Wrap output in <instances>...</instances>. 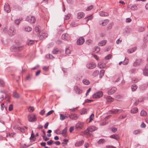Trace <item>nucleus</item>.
Segmentation results:
<instances>
[{
  "mask_svg": "<svg viewBox=\"0 0 148 148\" xmlns=\"http://www.w3.org/2000/svg\"><path fill=\"white\" fill-rule=\"evenodd\" d=\"M26 20L31 23H34L36 21V18L34 16H29L26 17Z\"/></svg>",
  "mask_w": 148,
  "mask_h": 148,
  "instance_id": "obj_1",
  "label": "nucleus"
},
{
  "mask_svg": "<svg viewBox=\"0 0 148 148\" xmlns=\"http://www.w3.org/2000/svg\"><path fill=\"white\" fill-rule=\"evenodd\" d=\"M84 125V123L79 122L76 124L75 127L77 130H80L83 127Z\"/></svg>",
  "mask_w": 148,
  "mask_h": 148,
  "instance_id": "obj_2",
  "label": "nucleus"
},
{
  "mask_svg": "<svg viewBox=\"0 0 148 148\" xmlns=\"http://www.w3.org/2000/svg\"><path fill=\"white\" fill-rule=\"evenodd\" d=\"M23 48V46L19 47L12 46L11 47V49L13 51H22Z\"/></svg>",
  "mask_w": 148,
  "mask_h": 148,
  "instance_id": "obj_3",
  "label": "nucleus"
},
{
  "mask_svg": "<svg viewBox=\"0 0 148 148\" xmlns=\"http://www.w3.org/2000/svg\"><path fill=\"white\" fill-rule=\"evenodd\" d=\"M103 92L102 91H99L94 93L93 95V97L94 98H98L102 97L103 96Z\"/></svg>",
  "mask_w": 148,
  "mask_h": 148,
  "instance_id": "obj_4",
  "label": "nucleus"
},
{
  "mask_svg": "<svg viewBox=\"0 0 148 148\" xmlns=\"http://www.w3.org/2000/svg\"><path fill=\"white\" fill-rule=\"evenodd\" d=\"M28 118V120L30 122H34L36 120V116L33 114L29 115Z\"/></svg>",
  "mask_w": 148,
  "mask_h": 148,
  "instance_id": "obj_5",
  "label": "nucleus"
},
{
  "mask_svg": "<svg viewBox=\"0 0 148 148\" xmlns=\"http://www.w3.org/2000/svg\"><path fill=\"white\" fill-rule=\"evenodd\" d=\"M8 33L10 36H12L15 34L16 31L13 27H11L9 28Z\"/></svg>",
  "mask_w": 148,
  "mask_h": 148,
  "instance_id": "obj_6",
  "label": "nucleus"
},
{
  "mask_svg": "<svg viewBox=\"0 0 148 148\" xmlns=\"http://www.w3.org/2000/svg\"><path fill=\"white\" fill-rule=\"evenodd\" d=\"M84 38L83 37L79 38L77 40L76 43L78 45H81L84 42Z\"/></svg>",
  "mask_w": 148,
  "mask_h": 148,
  "instance_id": "obj_7",
  "label": "nucleus"
},
{
  "mask_svg": "<svg viewBox=\"0 0 148 148\" xmlns=\"http://www.w3.org/2000/svg\"><path fill=\"white\" fill-rule=\"evenodd\" d=\"M96 66V64L95 63H88L86 65L87 68L92 69L95 68Z\"/></svg>",
  "mask_w": 148,
  "mask_h": 148,
  "instance_id": "obj_8",
  "label": "nucleus"
},
{
  "mask_svg": "<svg viewBox=\"0 0 148 148\" xmlns=\"http://www.w3.org/2000/svg\"><path fill=\"white\" fill-rule=\"evenodd\" d=\"M4 10L7 13H9L11 11L10 7L8 3H5L4 6Z\"/></svg>",
  "mask_w": 148,
  "mask_h": 148,
  "instance_id": "obj_9",
  "label": "nucleus"
},
{
  "mask_svg": "<svg viewBox=\"0 0 148 148\" xmlns=\"http://www.w3.org/2000/svg\"><path fill=\"white\" fill-rule=\"evenodd\" d=\"M74 90L76 93L78 94H81L82 92V90L80 89L77 86H74Z\"/></svg>",
  "mask_w": 148,
  "mask_h": 148,
  "instance_id": "obj_10",
  "label": "nucleus"
},
{
  "mask_svg": "<svg viewBox=\"0 0 148 148\" xmlns=\"http://www.w3.org/2000/svg\"><path fill=\"white\" fill-rule=\"evenodd\" d=\"M116 90V88L115 87L112 88L108 91V93L109 95H112L114 94Z\"/></svg>",
  "mask_w": 148,
  "mask_h": 148,
  "instance_id": "obj_11",
  "label": "nucleus"
},
{
  "mask_svg": "<svg viewBox=\"0 0 148 148\" xmlns=\"http://www.w3.org/2000/svg\"><path fill=\"white\" fill-rule=\"evenodd\" d=\"M62 38L63 40H66L70 39V37L68 34H64L62 35Z\"/></svg>",
  "mask_w": 148,
  "mask_h": 148,
  "instance_id": "obj_12",
  "label": "nucleus"
},
{
  "mask_svg": "<svg viewBox=\"0 0 148 148\" xmlns=\"http://www.w3.org/2000/svg\"><path fill=\"white\" fill-rule=\"evenodd\" d=\"M119 111H121V110L118 109H112L111 110H110L108 112H109V114H116L118 113Z\"/></svg>",
  "mask_w": 148,
  "mask_h": 148,
  "instance_id": "obj_13",
  "label": "nucleus"
},
{
  "mask_svg": "<svg viewBox=\"0 0 148 148\" xmlns=\"http://www.w3.org/2000/svg\"><path fill=\"white\" fill-rule=\"evenodd\" d=\"M84 143L83 140L78 141L76 142L75 144V146L76 147H79L82 146Z\"/></svg>",
  "mask_w": 148,
  "mask_h": 148,
  "instance_id": "obj_14",
  "label": "nucleus"
},
{
  "mask_svg": "<svg viewBox=\"0 0 148 148\" xmlns=\"http://www.w3.org/2000/svg\"><path fill=\"white\" fill-rule=\"evenodd\" d=\"M142 60L138 59L136 60L133 64V66H135L139 65L141 63Z\"/></svg>",
  "mask_w": 148,
  "mask_h": 148,
  "instance_id": "obj_15",
  "label": "nucleus"
},
{
  "mask_svg": "<svg viewBox=\"0 0 148 148\" xmlns=\"http://www.w3.org/2000/svg\"><path fill=\"white\" fill-rule=\"evenodd\" d=\"M107 43V40H103L100 41L98 43V45L99 46L102 47L106 45Z\"/></svg>",
  "mask_w": 148,
  "mask_h": 148,
  "instance_id": "obj_16",
  "label": "nucleus"
},
{
  "mask_svg": "<svg viewBox=\"0 0 148 148\" xmlns=\"http://www.w3.org/2000/svg\"><path fill=\"white\" fill-rule=\"evenodd\" d=\"M97 128L96 127L94 126H90L88 128V131L90 132L96 130H97Z\"/></svg>",
  "mask_w": 148,
  "mask_h": 148,
  "instance_id": "obj_17",
  "label": "nucleus"
},
{
  "mask_svg": "<svg viewBox=\"0 0 148 148\" xmlns=\"http://www.w3.org/2000/svg\"><path fill=\"white\" fill-rule=\"evenodd\" d=\"M111 138L114 139L116 140H119V139L120 137L117 134H113L111 135L110 136Z\"/></svg>",
  "mask_w": 148,
  "mask_h": 148,
  "instance_id": "obj_18",
  "label": "nucleus"
},
{
  "mask_svg": "<svg viewBox=\"0 0 148 148\" xmlns=\"http://www.w3.org/2000/svg\"><path fill=\"white\" fill-rule=\"evenodd\" d=\"M137 48L136 47H135L133 48H130L127 50V52L129 53H131L134 52L136 50Z\"/></svg>",
  "mask_w": 148,
  "mask_h": 148,
  "instance_id": "obj_19",
  "label": "nucleus"
},
{
  "mask_svg": "<svg viewBox=\"0 0 148 148\" xmlns=\"http://www.w3.org/2000/svg\"><path fill=\"white\" fill-rule=\"evenodd\" d=\"M98 67L101 69H104L106 67V65L104 63L100 62L98 64Z\"/></svg>",
  "mask_w": 148,
  "mask_h": 148,
  "instance_id": "obj_20",
  "label": "nucleus"
},
{
  "mask_svg": "<svg viewBox=\"0 0 148 148\" xmlns=\"http://www.w3.org/2000/svg\"><path fill=\"white\" fill-rule=\"evenodd\" d=\"M48 34L45 33H43L40 36L39 39L40 40H42L43 38H46L47 37Z\"/></svg>",
  "mask_w": 148,
  "mask_h": 148,
  "instance_id": "obj_21",
  "label": "nucleus"
},
{
  "mask_svg": "<svg viewBox=\"0 0 148 148\" xmlns=\"http://www.w3.org/2000/svg\"><path fill=\"white\" fill-rule=\"evenodd\" d=\"M78 117L76 114H71L70 115V119L75 120L77 119Z\"/></svg>",
  "mask_w": 148,
  "mask_h": 148,
  "instance_id": "obj_22",
  "label": "nucleus"
},
{
  "mask_svg": "<svg viewBox=\"0 0 148 148\" xmlns=\"http://www.w3.org/2000/svg\"><path fill=\"white\" fill-rule=\"evenodd\" d=\"M84 14L82 12H80L77 14V18L78 19H81L84 16Z\"/></svg>",
  "mask_w": 148,
  "mask_h": 148,
  "instance_id": "obj_23",
  "label": "nucleus"
},
{
  "mask_svg": "<svg viewBox=\"0 0 148 148\" xmlns=\"http://www.w3.org/2000/svg\"><path fill=\"white\" fill-rule=\"evenodd\" d=\"M99 14L100 16H106L108 15V13L102 11L99 12Z\"/></svg>",
  "mask_w": 148,
  "mask_h": 148,
  "instance_id": "obj_24",
  "label": "nucleus"
},
{
  "mask_svg": "<svg viewBox=\"0 0 148 148\" xmlns=\"http://www.w3.org/2000/svg\"><path fill=\"white\" fill-rule=\"evenodd\" d=\"M67 130V128L66 127L64 130H63L62 132H61V134L64 137L66 136Z\"/></svg>",
  "mask_w": 148,
  "mask_h": 148,
  "instance_id": "obj_25",
  "label": "nucleus"
},
{
  "mask_svg": "<svg viewBox=\"0 0 148 148\" xmlns=\"http://www.w3.org/2000/svg\"><path fill=\"white\" fill-rule=\"evenodd\" d=\"M107 102L108 103H110L113 101V98L110 96H108L106 97Z\"/></svg>",
  "mask_w": 148,
  "mask_h": 148,
  "instance_id": "obj_26",
  "label": "nucleus"
},
{
  "mask_svg": "<svg viewBox=\"0 0 148 148\" xmlns=\"http://www.w3.org/2000/svg\"><path fill=\"white\" fill-rule=\"evenodd\" d=\"M35 41H36L34 40L28 39L27 40V43L28 45H31L33 44Z\"/></svg>",
  "mask_w": 148,
  "mask_h": 148,
  "instance_id": "obj_27",
  "label": "nucleus"
},
{
  "mask_svg": "<svg viewBox=\"0 0 148 148\" xmlns=\"http://www.w3.org/2000/svg\"><path fill=\"white\" fill-rule=\"evenodd\" d=\"M138 111V109L137 108H134L131 109V112L132 113L135 114L137 113Z\"/></svg>",
  "mask_w": 148,
  "mask_h": 148,
  "instance_id": "obj_28",
  "label": "nucleus"
},
{
  "mask_svg": "<svg viewBox=\"0 0 148 148\" xmlns=\"http://www.w3.org/2000/svg\"><path fill=\"white\" fill-rule=\"evenodd\" d=\"M25 30L27 32H30L32 31V28L29 26H26L25 27Z\"/></svg>",
  "mask_w": 148,
  "mask_h": 148,
  "instance_id": "obj_29",
  "label": "nucleus"
},
{
  "mask_svg": "<svg viewBox=\"0 0 148 148\" xmlns=\"http://www.w3.org/2000/svg\"><path fill=\"white\" fill-rule=\"evenodd\" d=\"M99 74V72L98 70H96L92 73V75L94 77H95Z\"/></svg>",
  "mask_w": 148,
  "mask_h": 148,
  "instance_id": "obj_30",
  "label": "nucleus"
},
{
  "mask_svg": "<svg viewBox=\"0 0 148 148\" xmlns=\"http://www.w3.org/2000/svg\"><path fill=\"white\" fill-rule=\"evenodd\" d=\"M94 118V115L93 114H92L89 116V123H90L93 120Z\"/></svg>",
  "mask_w": 148,
  "mask_h": 148,
  "instance_id": "obj_31",
  "label": "nucleus"
},
{
  "mask_svg": "<svg viewBox=\"0 0 148 148\" xmlns=\"http://www.w3.org/2000/svg\"><path fill=\"white\" fill-rule=\"evenodd\" d=\"M83 83L87 85L90 84V82L88 80L86 79H84L82 80Z\"/></svg>",
  "mask_w": 148,
  "mask_h": 148,
  "instance_id": "obj_32",
  "label": "nucleus"
},
{
  "mask_svg": "<svg viewBox=\"0 0 148 148\" xmlns=\"http://www.w3.org/2000/svg\"><path fill=\"white\" fill-rule=\"evenodd\" d=\"M105 142L104 139L102 138L99 140L97 142L98 145L101 144Z\"/></svg>",
  "mask_w": 148,
  "mask_h": 148,
  "instance_id": "obj_33",
  "label": "nucleus"
},
{
  "mask_svg": "<svg viewBox=\"0 0 148 148\" xmlns=\"http://www.w3.org/2000/svg\"><path fill=\"white\" fill-rule=\"evenodd\" d=\"M87 110L85 108H83L81 110V114H87Z\"/></svg>",
  "mask_w": 148,
  "mask_h": 148,
  "instance_id": "obj_34",
  "label": "nucleus"
},
{
  "mask_svg": "<svg viewBox=\"0 0 148 148\" xmlns=\"http://www.w3.org/2000/svg\"><path fill=\"white\" fill-rule=\"evenodd\" d=\"M137 88V86L135 84L132 85L131 87L132 90L133 91H135Z\"/></svg>",
  "mask_w": 148,
  "mask_h": 148,
  "instance_id": "obj_35",
  "label": "nucleus"
},
{
  "mask_svg": "<svg viewBox=\"0 0 148 148\" xmlns=\"http://www.w3.org/2000/svg\"><path fill=\"white\" fill-rule=\"evenodd\" d=\"M94 51L96 53H97L100 50V48L98 47H95L94 49Z\"/></svg>",
  "mask_w": 148,
  "mask_h": 148,
  "instance_id": "obj_36",
  "label": "nucleus"
},
{
  "mask_svg": "<svg viewBox=\"0 0 148 148\" xmlns=\"http://www.w3.org/2000/svg\"><path fill=\"white\" fill-rule=\"evenodd\" d=\"M13 96L16 98H18L19 97V94L16 92H14L13 93Z\"/></svg>",
  "mask_w": 148,
  "mask_h": 148,
  "instance_id": "obj_37",
  "label": "nucleus"
},
{
  "mask_svg": "<svg viewBox=\"0 0 148 148\" xmlns=\"http://www.w3.org/2000/svg\"><path fill=\"white\" fill-rule=\"evenodd\" d=\"M52 52L53 54H57L59 52V50L57 48H54Z\"/></svg>",
  "mask_w": 148,
  "mask_h": 148,
  "instance_id": "obj_38",
  "label": "nucleus"
},
{
  "mask_svg": "<svg viewBox=\"0 0 148 148\" xmlns=\"http://www.w3.org/2000/svg\"><path fill=\"white\" fill-rule=\"evenodd\" d=\"M45 57L49 59H53L54 58L53 56L51 54H47L45 56Z\"/></svg>",
  "mask_w": 148,
  "mask_h": 148,
  "instance_id": "obj_39",
  "label": "nucleus"
},
{
  "mask_svg": "<svg viewBox=\"0 0 148 148\" xmlns=\"http://www.w3.org/2000/svg\"><path fill=\"white\" fill-rule=\"evenodd\" d=\"M147 114V112L144 110H142L141 111L140 114L142 116H144L146 115Z\"/></svg>",
  "mask_w": 148,
  "mask_h": 148,
  "instance_id": "obj_40",
  "label": "nucleus"
},
{
  "mask_svg": "<svg viewBox=\"0 0 148 148\" xmlns=\"http://www.w3.org/2000/svg\"><path fill=\"white\" fill-rule=\"evenodd\" d=\"M63 141V142L62 143V144L63 146H64L67 144V143L69 141V140L68 139H64Z\"/></svg>",
  "mask_w": 148,
  "mask_h": 148,
  "instance_id": "obj_41",
  "label": "nucleus"
},
{
  "mask_svg": "<svg viewBox=\"0 0 148 148\" xmlns=\"http://www.w3.org/2000/svg\"><path fill=\"white\" fill-rule=\"evenodd\" d=\"M5 84L3 81L1 79H0V87H3Z\"/></svg>",
  "mask_w": 148,
  "mask_h": 148,
  "instance_id": "obj_42",
  "label": "nucleus"
},
{
  "mask_svg": "<svg viewBox=\"0 0 148 148\" xmlns=\"http://www.w3.org/2000/svg\"><path fill=\"white\" fill-rule=\"evenodd\" d=\"M60 119L62 121H63L66 119L64 114H60Z\"/></svg>",
  "mask_w": 148,
  "mask_h": 148,
  "instance_id": "obj_43",
  "label": "nucleus"
},
{
  "mask_svg": "<svg viewBox=\"0 0 148 148\" xmlns=\"http://www.w3.org/2000/svg\"><path fill=\"white\" fill-rule=\"evenodd\" d=\"M113 25V23H110L108 25V26L107 27V30H109L110 29L112 28Z\"/></svg>",
  "mask_w": 148,
  "mask_h": 148,
  "instance_id": "obj_44",
  "label": "nucleus"
},
{
  "mask_svg": "<svg viewBox=\"0 0 148 148\" xmlns=\"http://www.w3.org/2000/svg\"><path fill=\"white\" fill-rule=\"evenodd\" d=\"M15 134L14 133H8L7 134V136H9L10 137H14V136Z\"/></svg>",
  "mask_w": 148,
  "mask_h": 148,
  "instance_id": "obj_45",
  "label": "nucleus"
},
{
  "mask_svg": "<svg viewBox=\"0 0 148 148\" xmlns=\"http://www.w3.org/2000/svg\"><path fill=\"white\" fill-rule=\"evenodd\" d=\"M143 74L147 76H148V69H145L143 70Z\"/></svg>",
  "mask_w": 148,
  "mask_h": 148,
  "instance_id": "obj_46",
  "label": "nucleus"
},
{
  "mask_svg": "<svg viewBox=\"0 0 148 148\" xmlns=\"http://www.w3.org/2000/svg\"><path fill=\"white\" fill-rule=\"evenodd\" d=\"M71 16V14H68L67 15H65L64 18V19L65 20H67L69 19Z\"/></svg>",
  "mask_w": 148,
  "mask_h": 148,
  "instance_id": "obj_47",
  "label": "nucleus"
},
{
  "mask_svg": "<svg viewBox=\"0 0 148 148\" xmlns=\"http://www.w3.org/2000/svg\"><path fill=\"white\" fill-rule=\"evenodd\" d=\"M109 21L108 19H106L102 22L101 24L103 26H105L107 24Z\"/></svg>",
  "mask_w": 148,
  "mask_h": 148,
  "instance_id": "obj_48",
  "label": "nucleus"
},
{
  "mask_svg": "<svg viewBox=\"0 0 148 148\" xmlns=\"http://www.w3.org/2000/svg\"><path fill=\"white\" fill-rule=\"evenodd\" d=\"M22 20V18L16 19L15 21V23L17 25H18L21 21Z\"/></svg>",
  "mask_w": 148,
  "mask_h": 148,
  "instance_id": "obj_49",
  "label": "nucleus"
},
{
  "mask_svg": "<svg viewBox=\"0 0 148 148\" xmlns=\"http://www.w3.org/2000/svg\"><path fill=\"white\" fill-rule=\"evenodd\" d=\"M132 81L133 83H136L139 81V80L137 78H134L132 79Z\"/></svg>",
  "mask_w": 148,
  "mask_h": 148,
  "instance_id": "obj_50",
  "label": "nucleus"
},
{
  "mask_svg": "<svg viewBox=\"0 0 148 148\" xmlns=\"http://www.w3.org/2000/svg\"><path fill=\"white\" fill-rule=\"evenodd\" d=\"M104 73V70H101L100 71L99 74L100 77L101 78L103 76V75Z\"/></svg>",
  "mask_w": 148,
  "mask_h": 148,
  "instance_id": "obj_51",
  "label": "nucleus"
},
{
  "mask_svg": "<svg viewBox=\"0 0 148 148\" xmlns=\"http://www.w3.org/2000/svg\"><path fill=\"white\" fill-rule=\"evenodd\" d=\"M34 110V108L33 107L30 106L28 109V111L30 112H33Z\"/></svg>",
  "mask_w": 148,
  "mask_h": 148,
  "instance_id": "obj_52",
  "label": "nucleus"
},
{
  "mask_svg": "<svg viewBox=\"0 0 148 148\" xmlns=\"http://www.w3.org/2000/svg\"><path fill=\"white\" fill-rule=\"evenodd\" d=\"M143 100V99H139L138 100H136L134 103L135 105L137 106L139 102H142Z\"/></svg>",
  "mask_w": 148,
  "mask_h": 148,
  "instance_id": "obj_53",
  "label": "nucleus"
},
{
  "mask_svg": "<svg viewBox=\"0 0 148 148\" xmlns=\"http://www.w3.org/2000/svg\"><path fill=\"white\" fill-rule=\"evenodd\" d=\"M131 9L132 10H136L137 9V5H134L132 6L131 8Z\"/></svg>",
  "mask_w": 148,
  "mask_h": 148,
  "instance_id": "obj_54",
  "label": "nucleus"
},
{
  "mask_svg": "<svg viewBox=\"0 0 148 148\" xmlns=\"http://www.w3.org/2000/svg\"><path fill=\"white\" fill-rule=\"evenodd\" d=\"M39 26H37L35 28L36 31V32H38V33H39L40 32V31L39 29Z\"/></svg>",
  "mask_w": 148,
  "mask_h": 148,
  "instance_id": "obj_55",
  "label": "nucleus"
},
{
  "mask_svg": "<svg viewBox=\"0 0 148 148\" xmlns=\"http://www.w3.org/2000/svg\"><path fill=\"white\" fill-rule=\"evenodd\" d=\"M66 53L67 54H69L71 53V51L68 48H66L65 50Z\"/></svg>",
  "mask_w": 148,
  "mask_h": 148,
  "instance_id": "obj_56",
  "label": "nucleus"
},
{
  "mask_svg": "<svg viewBox=\"0 0 148 148\" xmlns=\"http://www.w3.org/2000/svg\"><path fill=\"white\" fill-rule=\"evenodd\" d=\"M93 6L92 5H91L88 7L86 9V10L89 11L91 10L93 8Z\"/></svg>",
  "mask_w": 148,
  "mask_h": 148,
  "instance_id": "obj_57",
  "label": "nucleus"
},
{
  "mask_svg": "<svg viewBox=\"0 0 148 148\" xmlns=\"http://www.w3.org/2000/svg\"><path fill=\"white\" fill-rule=\"evenodd\" d=\"M54 112L53 110H50L46 114V116H48L51 114H52Z\"/></svg>",
  "mask_w": 148,
  "mask_h": 148,
  "instance_id": "obj_58",
  "label": "nucleus"
},
{
  "mask_svg": "<svg viewBox=\"0 0 148 148\" xmlns=\"http://www.w3.org/2000/svg\"><path fill=\"white\" fill-rule=\"evenodd\" d=\"M55 132L57 134H61V132L60 131L59 129H57L55 131Z\"/></svg>",
  "mask_w": 148,
  "mask_h": 148,
  "instance_id": "obj_59",
  "label": "nucleus"
},
{
  "mask_svg": "<svg viewBox=\"0 0 148 148\" xmlns=\"http://www.w3.org/2000/svg\"><path fill=\"white\" fill-rule=\"evenodd\" d=\"M13 106L12 104H10L8 108V110L9 111H11L13 109Z\"/></svg>",
  "mask_w": 148,
  "mask_h": 148,
  "instance_id": "obj_60",
  "label": "nucleus"
},
{
  "mask_svg": "<svg viewBox=\"0 0 148 148\" xmlns=\"http://www.w3.org/2000/svg\"><path fill=\"white\" fill-rule=\"evenodd\" d=\"M112 56L111 54H109L105 58L106 60H108Z\"/></svg>",
  "mask_w": 148,
  "mask_h": 148,
  "instance_id": "obj_61",
  "label": "nucleus"
},
{
  "mask_svg": "<svg viewBox=\"0 0 148 148\" xmlns=\"http://www.w3.org/2000/svg\"><path fill=\"white\" fill-rule=\"evenodd\" d=\"M92 18V15H90L87 17V21H88L89 20H91Z\"/></svg>",
  "mask_w": 148,
  "mask_h": 148,
  "instance_id": "obj_62",
  "label": "nucleus"
},
{
  "mask_svg": "<svg viewBox=\"0 0 148 148\" xmlns=\"http://www.w3.org/2000/svg\"><path fill=\"white\" fill-rule=\"evenodd\" d=\"M42 133L41 134V136L43 138L45 136V133L44 130H42Z\"/></svg>",
  "mask_w": 148,
  "mask_h": 148,
  "instance_id": "obj_63",
  "label": "nucleus"
},
{
  "mask_svg": "<svg viewBox=\"0 0 148 148\" xmlns=\"http://www.w3.org/2000/svg\"><path fill=\"white\" fill-rule=\"evenodd\" d=\"M124 32L127 33H130V30L128 28H125V29Z\"/></svg>",
  "mask_w": 148,
  "mask_h": 148,
  "instance_id": "obj_64",
  "label": "nucleus"
}]
</instances>
